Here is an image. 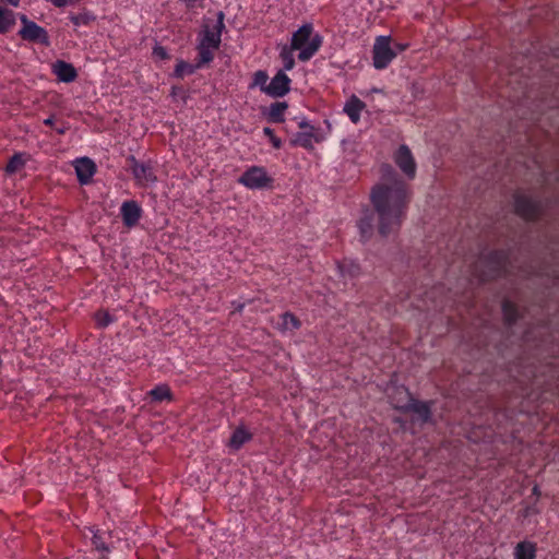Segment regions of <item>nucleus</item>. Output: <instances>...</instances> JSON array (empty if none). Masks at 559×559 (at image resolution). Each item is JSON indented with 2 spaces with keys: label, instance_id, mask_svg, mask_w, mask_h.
Instances as JSON below:
<instances>
[{
  "label": "nucleus",
  "instance_id": "dca6fc26",
  "mask_svg": "<svg viewBox=\"0 0 559 559\" xmlns=\"http://www.w3.org/2000/svg\"><path fill=\"white\" fill-rule=\"evenodd\" d=\"M301 127L308 128L302 132H298L294 139V144L305 148H311L314 142H319V138L314 134L313 128L308 124H301Z\"/></svg>",
  "mask_w": 559,
  "mask_h": 559
},
{
  "label": "nucleus",
  "instance_id": "393cba45",
  "mask_svg": "<svg viewBox=\"0 0 559 559\" xmlns=\"http://www.w3.org/2000/svg\"><path fill=\"white\" fill-rule=\"evenodd\" d=\"M298 328L299 321L294 314L286 312L282 316L281 329L283 331H293Z\"/></svg>",
  "mask_w": 559,
  "mask_h": 559
},
{
  "label": "nucleus",
  "instance_id": "aec40b11",
  "mask_svg": "<svg viewBox=\"0 0 559 559\" xmlns=\"http://www.w3.org/2000/svg\"><path fill=\"white\" fill-rule=\"evenodd\" d=\"M15 23L13 11L0 5V34L7 33Z\"/></svg>",
  "mask_w": 559,
  "mask_h": 559
},
{
  "label": "nucleus",
  "instance_id": "cd10ccee",
  "mask_svg": "<svg viewBox=\"0 0 559 559\" xmlns=\"http://www.w3.org/2000/svg\"><path fill=\"white\" fill-rule=\"evenodd\" d=\"M95 321L99 328H106L114 321V319L108 312L99 311L95 314Z\"/></svg>",
  "mask_w": 559,
  "mask_h": 559
},
{
  "label": "nucleus",
  "instance_id": "423d86ee",
  "mask_svg": "<svg viewBox=\"0 0 559 559\" xmlns=\"http://www.w3.org/2000/svg\"><path fill=\"white\" fill-rule=\"evenodd\" d=\"M372 53L373 66L379 70L386 68L396 56V51L392 48L391 39L388 36L376 38Z\"/></svg>",
  "mask_w": 559,
  "mask_h": 559
},
{
  "label": "nucleus",
  "instance_id": "2f4dec72",
  "mask_svg": "<svg viewBox=\"0 0 559 559\" xmlns=\"http://www.w3.org/2000/svg\"><path fill=\"white\" fill-rule=\"evenodd\" d=\"M153 53L160 59H165L167 57V51L162 46H156L153 50Z\"/></svg>",
  "mask_w": 559,
  "mask_h": 559
},
{
  "label": "nucleus",
  "instance_id": "9d476101",
  "mask_svg": "<svg viewBox=\"0 0 559 559\" xmlns=\"http://www.w3.org/2000/svg\"><path fill=\"white\" fill-rule=\"evenodd\" d=\"M514 207L516 213L525 219H535L539 214L538 204L524 194L515 195Z\"/></svg>",
  "mask_w": 559,
  "mask_h": 559
},
{
  "label": "nucleus",
  "instance_id": "412c9836",
  "mask_svg": "<svg viewBox=\"0 0 559 559\" xmlns=\"http://www.w3.org/2000/svg\"><path fill=\"white\" fill-rule=\"evenodd\" d=\"M358 228L362 238H367L372 230V213L369 210L364 211L359 218Z\"/></svg>",
  "mask_w": 559,
  "mask_h": 559
},
{
  "label": "nucleus",
  "instance_id": "ddd939ff",
  "mask_svg": "<svg viewBox=\"0 0 559 559\" xmlns=\"http://www.w3.org/2000/svg\"><path fill=\"white\" fill-rule=\"evenodd\" d=\"M52 73L60 82L64 83L73 82L78 76L75 68L62 60H58L52 64Z\"/></svg>",
  "mask_w": 559,
  "mask_h": 559
},
{
  "label": "nucleus",
  "instance_id": "f257e3e1",
  "mask_svg": "<svg viewBox=\"0 0 559 559\" xmlns=\"http://www.w3.org/2000/svg\"><path fill=\"white\" fill-rule=\"evenodd\" d=\"M407 200L406 185L390 166H385L382 181L371 192V201L379 216V231L382 235H389L400 227Z\"/></svg>",
  "mask_w": 559,
  "mask_h": 559
},
{
  "label": "nucleus",
  "instance_id": "7ed1b4c3",
  "mask_svg": "<svg viewBox=\"0 0 559 559\" xmlns=\"http://www.w3.org/2000/svg\"><path fill=\"white\" fill-rule=\"evenodd\" d=\"M322 41V36L314 32L312 24L306 23L293 34L290 46L299 51L300 61H308L319 51Z\"/></svg>",
  "mask_w": 559,
  "mask_h": 559
},
{
  "label": "nucleus",
  "instance_id": "20e7f679",
  "mask_svg": "<svg viewBox=\"0 0 559 559\" xmlns=\"http://www.w3.org/2000/svg\"><path fill=\"white\" fill-rule=\"evenodd\" d=\"M84 537L90 538L95 549L103 556H107L111 550L119 548L122 543V538L117 533L95 527H87L84 531Z\"/></svg>",
  "mask_w": 559,
  "mask_h": 559
},
{
  "label": "nucleus",
  "instance_id": "7c9ffc66",
  "mask_svg": "<svg viewBox=\"0 0 559 559\" xmlns=\"http://www.w3.org/2000/svg\"><path fill=\"white\" fill-rule=\"evenodd\" d=\"M192 71H193V69L190 64H188L187 62L180 61L176 66L175 74L180 78V76H183L185 73H192Z\"/></svg>",
  "mask_w": 559,
  "mask_h": 559
},
{
  "label": "nucleus",
  "instance_id": "5701e85b",
  "mask_svg": "<svg viewBox=\"0 0 559 559\" xmlns=\"http://www.w3.org/2000/svg\"><path fill=\"white\" fill-rule=\"evenodd\" d=\"M287 109L285 103H275L269 109V119L273 122L284 121V112Z\"/></svg>",
  "mask_w": 559,
  "mask_h": 559
},
{
  "label": "nucleus",
  "instance_id": "2eb2a0df",
  "mask_svg": "<svg viewBox=\"0 0 559 559\" xmlns=\"http://www.w3.org/2000/svg\"><path fill=\"white\" fill-rule=\"evenodd\" d=\"M365 108V104L355 95H353L344 106V112L352 122L357 123L360 120V114Z\"/></svg>",
  "mask_w": 559,
  "mask_h": 559
},
{
  "label": "nucleus",
  "instance_id": "f704fd0d",
  "mask_svg": "<svg viewBox=\"0 0 559 559\" xmlns=\"http://www.w3.org/2000/svg\"><path fill=\"white\" fill-rule=\"evenodd\" d=\"M395 48L397 49V51H403L406 48V45L395 44Z\"/></svg>",
  "mask_w": 559,
  "mask_h": 559
},
{
  "label": "nucleus",
  "instance_id": "a211bd4d",
  "mask_svg": "<svg viewBox=\"0 0 559 559\" xmlns=\"http://www.w3.org/2000/svg\"><path fill=\"white\" fill-rule=\"evenodd\" d=\"M250 439L251 435L243 427H239L233 432L229 447L234 450H239Z\"/></svg>",
  "mask_w": 559,
  "mask_h": 559
},
{
  "label": "nucleus",
  "instance_id": "a878e982",
  "mask_svg": "<svg viewBox=\"0 0 559 559\" xmlns=\"http://www.w3.org/2000/svg\"><path fill=\"white\" fill-rule=\"evenodd\" d=\"M150 395L154 401L162 402L164 400L170 399V390L167 385L162 384L150 391Z\"/></svg>",
  "mask_w": 559,
  "mask_h": 559
},
{
  "label": "nucleus",
  "instance_id": "bb28decb",
  "mask_svg": "<svg viewBox=\"0 0 559 559\" xmlns=\"http://www.w3.org/2000/svg\"><path fill=\"white\" fill-rule=\"evenodd\" d=\"M412 409L417 415L418 419L423 421H427L430 416V409L428 404L421 402H414L412 404Z\"/></svg>",
  "mask_w": 559,
  "mask_h": 559
},
{
  "label": "nucleus",
  "instance_id": "6ab92c4d",
  "mask_svg": "<svg viewBox=\"0 0 559 559\" xmlns=\"http://www.w3.org/2000/svg\"><path fill=\"white\" fill-rule=\"evenodd\" d=\"M27 162V155L25 153H15L9 160L5 171L9 175L15 174L21 170Z\"/></svg>",
  "mask_w": 559,
  "mask_h": 559
},
{
  "label": "nucleus",
  "instance_id": "39448f33",
  "mask_svg": "<svg viewBox=\"0 0 559 559\" xmlns=\"http://www.w3.org/2000/svg\"><path fill=\"white\" fill-rule=\"evenodd\" d=\"M238 182L251 190L269 188L273 179L262 166H251L238 179Z\"/></svg>",
  "mask_w": 559,
  "mask_h": 559
},
{
  "label": "nucleus",
  "instance_id": "1a4fd4ad",
  "mask_svg": "<svg viewBox=\"0 0 559 559\" xmlns=\"http://www.w3.org/2000/svg\"><path fill=\"white\" fill-rule=\"evenodd\" d=\"M130 162L132 174L139 186L147 187L156 181V177L150 165L140 163L134 157H131Z\"/></svg>",
  "mask_w": 559,
  "mask_h": 559
},
{
  "label": "nucleus",
  "instance_id": "4be33fe9",
  "mask_svg": "<svg viewBox=\"0 0 559 559\" xmlns=\"http://www.w3.org/2000/svg\"><path fill=\"white\" fill-rule=\"evenodd\" d=\"M294 51L296 50L292 46H284L282 48L280 52L284 68L282 71H290L295 67Z\"/></svg>",
  "mask_w": 559,
  "mask_h": 559
},
{
  "label": "nucleus",
  "instance_id": "c756f323",
  "mask_svg": "<svg viewBox=\"0 0 559 559\" xmlns=\"http://www.w3.org/2000/svg\"><path fill=\"white\" fill-rule=\"evenodd\" d=\"M263 133L270 139L274 148H280L282 146L281 139L274 134V131L271 128L265 127L263 129Z\"/></svg>",
  "mask_w": 559,
  "mask_h": 559
},
{
  "label": "nucleus",
  "instance_id": "72a5a7b5",
  "mask_svg": "<svg viewBox=\"0 0 559 559\" xmlns=\"http://www.w3.org/2000/svg\"><path fill=\"white\" fill-rule=\"evenodd\" d=\"M44 123L46 126H52L53 124V118L52 117H48L47 119L44 120Z\"/></svg>",
  "mask_w": 559,
  "mask_h": 559
},
{
  "label": "nucleus",
  "instance_id": "473e14b6",
  "mask_svg": "<svg viewBox=\"0 0 559 559\" xmlns=\"http://www.w3.org/2000/svg\"><path fill=\"white\" fill-rule=\"evenodd\" d=\"M88 16L86 14L84 15H76V16H73L72 17V22L75 24V25H81V24H86L87 21H88Z\"/></svg>",
  "mask_w": 559,
  "mask_h": 559
},
{
  "label": "nucleus",
  "instance_id": "0eeeda50",
  "mask_svg": "<svg viewBox=\"0 0 559 559\" xmlns=\"http://www.w3.org/2000/svg\"><path fill=\"white\" fill-rule=\"evenodd\" d=\"M20 20L23 26L19 34L24 40L49 45L48 35L45 28L37 25L35 22L29 21L26 15H21Z\"/></svg>",
  "mask_w": 559,
  "mask_h": 559
},
{
  "label": "nucleus",
  "instance_id": "9b49d317",
  "mask_svg": "<svg viewBox=\"0 0 559 559\" xmlns=\"http://www.w3.org/2000/svg\"><path fill=\"white\" fill-rule=\"evenodd\" d=\"M290 82L284 71H278L269 82L266 94L272 97H283L289 92Z\"/></svg>",
  "mask_w": 559,
  "mask_h": 559
},
{
  "label": "nucleus",
  "instance_id": "b1692460",
  "mask_svg": "<svg viewBox=\"0 0 559 559\" xmlns=\"http://www.w3.org/2000/svg\"><path fill=\"white\" fill-rule=\"evenodd\" d=\"M269 85V75L265 71L259 70L253 74L252 84L250 87H260V90L266 94Z\"/></svg>",
  "mask_w": 559,
  "mask_h": 559
},
{
  "label": "nucleus",
  "instance_id": "f03ea898",
  "mask_svg": "<svg viewBox=\"0 0 559 559\" xmlns=\"http://www.w3.org/2000/svg\"><path fill=\"white\" fill-rule=\"evenodd\" d=\"M224 14L218 12L217 20L206 22L199 34L198 50L200 64L209 63L214 58V52L219 48L222 32L224 29Z\"/></svg>",
  "mask_w": 559,
  "mask_h": 559
},
{
  "label": "nucleus",
  "instance_id": "f3484780",
  "mask_svg": "<svg viewBox=\"0 0 559 559\" xmlns=\"http://www.w3.org/2000/svg\"><path fill=\"white\" fill-rule=\"evenodd\" d=\"M514 559H535L536 557V545L532 542L519 543L513 552Z\"/></svg>",
  "mask_w": 559,
  "mask_h": 559
},
{
  "label": "nucleus",
  "instance_id": "e433bc0d",
  "mask_svg": "<svg viewBox=\"0 0 559 559\" xmlns=\"http://www.w3.org/2000/svg\"><path fill=\"white\" fill-rule=\"evenodd\" d=\"M345 264L340 265V270L342 273H344Z\"/></svg>",
  "mask_w": 559,
  "mask_h": 559
},
{
  "label": "nucleus",
  "instance_id": "6e6552de",
  "mask_svg": "<svg viewBox=\"0 0 559 559\" xmlns=\"http://www.w3.org/2000/svg\"><path fill=\"white\" fill-rule=\"evenodd\" d=\"M394 162L406 177L413 179L416 174V163L411 150L406 145H401L394 154Z\"/></svg>",
  "mask_w": 559,
  "mask_h": 559
},
{
  "label": "nucleus",
  "instance_id": "4468645a",
  "mask_svg": "<svg viewBox=\"0 0 559 559\" xmlns=\"http://www.w3.org/2000/svg\"><path fill=\"white\" fill-rule=\"evenodd\" d=\"M121 216L126 226H134L141 217V207L134 201H126L121 205Z\"/></svg>",
  "mask_w": 559,
  "mask_h": 559
},
{
  "label": "nucleus",
  "instance_id": "c9c22d12",
  "mask_svg": "<svg viewBox=\"0 0 559 559\" xmlns=\"http://www.w3.org/2000/svg\"><path fill=\"white\" fill-rule=\"evenodd\" d=\"M56 130H57V132H58L59 134H63V133L66 132V128H64V127H62V128H57Z\"/></svg>",
  "mask_w": 559,
  "mask_h": 559
},
{
  "label": "nucleus",
  "instance_id": "f8f14e48",
  "mask_svg": "<svg viewBox=\"0 0 559 559\" xmlns=\"http://www.w3.org/2000/svg\"><path fill=\"white\" fill-rule=\"evenodd\" d=\"M74 169L81 183L86 185L95 174L96 167L92 159L87 157L78 158L74 162Z\"/></svg>",
  "mask_w": 559,
  "mask_h": 559
},
{
  "label": "nucleus",
  "instance_id": "c85d7f7f",
  "mask_svg": "<svg viewBox=\"0 0 559 559\" xmlns=\"http://www.w3.org/2000/svg\"><path fill=\"white\" fill-rule=\"evenodd\" d=\"M503 314L506 317V319L511 323L513 321H515L516 319V316H518V311H516V308L509 301H506L503 304Z\"/></svg>",
  "mask_w": 559,
  "mask_h": 559
}]
</instances>
